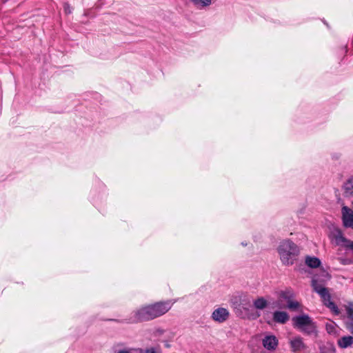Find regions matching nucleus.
Wrapping results in <instances>:
<instances>
[{
	"mask_svg": "<svg viewBox=\"0 0 353 353\" xmlns=\"http://www.w3.org/2000/svg\"><path fill=\"white\" fill-rule=\"evenodd\" d=\"M280 259L283 263L293 264L300 254L299 247L290 239L282 241L277 248Z\"/></svg>",
	"mask_w": 353,
	"mask_h": 353,
	"instance_id": "1",
	"label": "nucleus"
},
{
	"mask_svg": "<svg viewBox=\"0 0 353 353\" xmlns=\"http://www.w3.org/2000/svg\"><path fill=\"white\" fill-rule=\"evenodd\" d=\"M292 322L293 326L304 334L310 335L316 332V325L307 314L294 316Z\"/></svg>",
	"mask_w": 353,
	"mask_h": 353,
	"instance_id": "2",
	"label": "nucleus"
},
{
	"mask_svg": "<svg viewBox=\"0 0 353 353\" xmlns=\"http://www.w3.org/2000/svg\"><path fill=\"white\" fill-rule=\"evenodd\" d=\"M154 319H155L154 309L152 305H148L134 312L130 320L132 323H136L139 321H150Z\"/></svg>",
	"mask_w": 353,
	"mask_h": 353,
	"instance_id": "3",
	"label": "nucleus"
},
{
	"mask_svg": "<svg viewBox=\"0 0 353 353\" xmlns=\"http://www.w3.org/2000/svg\"><path fill=\"white\" fill-rule=\"evenodd\" d=\"M329 238L332 244L339 246L347 247V244L351 241L346 239L343 236L341 231L334 225L330 228Z\"/></svg>",
	"mask_w": 353,
	"mask_h": 353,
	"instance_id": "4",
	"label": "nucleus"
},
{
	"mask_svg": "<svg viewBox=\"0 0 353 353\" xmlns=\"http://www.w3.org/2000/svg\"><path fill=\"white\" fill-rule=\"evenodd\" d=\"M308 267L311 268L312 269L314 268L316 270V272H319L322 273L321 277H319L318 279L313 278L312 281V285L314 291L316 292H317L321 296L323 294V292H322L323 290H326L327 288L323 287L321 285H319L318 283V281H324L326 279H329L330 276L327 272H326L321 268V266H308Z\"/></svg>",
	"mask_w": 353,
	"mask_h": 353,
	"instance_id": "5",
	"label": "nucleus"
},
{
	"mask_svg": "<svg viewBox=\"0 0 353 353\" xmlns=\"http://www.w3.org/2000/svg\"><path fill=\"white\" fill-rule=\"evenodd\" d=\"M230 314L227 308L219 307L213 310L211 314V319L218 323H223L230 318Z\"/></svg>",
	"mask_w": 353,
	"mask_h": 353,
	"instance_id": "6",
	"label": "nucleus"
},
{
	"mask_svg": "<svg viewBox=\"0 0 353 353\" xmlns=\"http://www.w3.org/2000/svg\"><path fill=\"white\" fill-rule=\"evenodd\" d=\"M152 307L154 309V317L157 318L168 312L172 307V303L169 301L163 302L161 301L152 304Z\"/></svg>",
	"mask_w": 353,
	"mask_h": 353,
	"instance_id": "7",
	"label": "nucleus"
},
{
	"mask_svg": "<svg viewBox=\"0 0 353 353\" xmlns=\"http://www.w3.org/2000/svg\"><path fill=\"white\" fill-rule=\"evenodd\" d=\"M343 225L353 230V211L347 206H343L341 210Z\"/></svg>",
	"mask_w": 353,
	"mask_h": 353,
	"instance_id": "8",
	"label": "nucleus"
},
{
	"mask_svg": "<svg viewBox=\"0 0 353 353\" xmlns=\"http://www.w3.org/2000/svg\"><path fill=\"white\" fill-rule=\"evenodd\" d=\"M263 345L268 350H274L278 345V340L275 336H266L263 339Z\"/></svg>",
	"mask_w": 353,
	"mask_h": 353,
	"instance_id": "9",
	"label": "nucleus"
},
{
	"mask_svg": "<svg viewBox=\"0 0 353 353\" xmlns=\"http://www.w3.org/2000/svg\"><path fill=\"white\" fill-rule=\"evenodd\" d=\"M290 343L294 352H299L306 349V345L303 343V339L300 336H296L291 339Z\"/></svg>",
	"mask_w": 353,
	"mask_h": 353,
	"instance_id": "10",
	"label": "nucleus"
},
{
	"mask_svg": "<svg viewBox=\"0 0 353 353\" xmlns=\"http://www.w3.org/2000/svg\"><path fill=\"white\" fill-rule=\"evenodd\" d=\"M231 306L238 316L243 314V302L241 296H233L230 301Z\"/></svg>",
	"mask_w": 353,
	"mask_h": 353,
	"instance_id": "11",
	"label": "nucleus"
},
{
	"mask_svg": "<svg viewBox=\"0 0 353 353\" xmlns=\"http://www.w3.org/2000/svg\"><path fill=\"white\" fill-rule=\"evenodd\" d=\"M342 190L346 197L353 196V176L349 177L343 184Z\"/></svg>",
	"mask_w": 353,
	"mask_h": 353,
	"instance_id": "12",
	"label": "nucleus"
},
{
	"mask_svg": "<svg viewBox=\"0 0 353 353\" xmlns=\"http://www.w3.org/2000/svg\"><path fill=\"white\" fill-rule=\"evenodd\" d=\"M289 315L283 311H276L273 314V320L278 323L284 324L289 320Z\"/></svg>",
	"mask_w": 353,
	"mask_h": 353,
	"instance_id": "13",
	"label": "nucleus"
},
{
	"mask_svg": "<svg viewBox=\"0 0 353 353\" xmlns=\"http://www.w3.org/2000/svg\"><path fill=\"white\" fill-rule=\"evenodd\" d=\"M353 344V337L351 336H343L338 341V345L341 348H346Z\"/></svg>",
	"mask_w": 353,
	"mask_h": 353,
	"instance_id": "14",
	"label": "nucleus"
},
{
	"mask_svg": "<svg viewBox=\"0 0 353 353\" xmlns=\"http://www.w3.org/2000/svg\"><path fill=\"white\" fill-rule=\"evenodd\" d=\"M191 2L197 8H203L209 6L212 3V0H190Z\"/></svg>",
	"mask_w": 353,
	"mask_h": 353,
	"instance_id": "15",
	"label": "nucleus"
},
{
	"mask_svg": "<svg viewBox=\"0 0 353 353\" xmlns=\"http://www.w3.org/2000/svg\"><path fill=\"white\" fill-rule=\"evenodd\" d=\"M305 263L309 265H321L320 259L316 256H307L305 259Z\"/></svg>",
	"mask_w": 353,
	"mask_h": 353,
	"instance_id": "16",
	"label": "nucleus"
},
{
	"mask_svg": "<svg viewBox=\"0 0 353 353\" xmlns=\"http://www.w3.org/2000/svg\"><path fill=\"white\" fill-rule=\"evenodd\" d=\"M294 293L290 290L281 291L279 293V298L287 301V302L289 301V300L292 299Z\"/></svg>",
	"mask_w": 353,
	"mask_h": 353,
	"instance_id": "17",
	"label": "nucleus"
},
{
	"mask_svg": "<svg viewBox=\"0 0 353 353\" xmlns=\"http://www.w3.org/2000/svg\"><path fill=\"white\" fill-rule=\"evenodd\" d=\"M254 305L256 309L262 310L267 305V301L263 297L256 299L254 302Z\"/></svg>",
	"mask_w": 353,
	"mask_h": 353,
	"instance_id": "18",
	"label": "nucleus"
},
{
	"mask_svg": "<svg viewBox=\"0 0 353 353\" xmlns=\"http://www.w3.org/2000/svg\"><path fill=\"white\" fill-rule=\"evenodd\" d=\"M288 303V308L292 310H296L300 307V303L294 300L290 299Z\"/></svg>",
	"mask_w": 353,
	"mask_h": 353,
	"instance_id": "19",
	"label": "nucleus"
},
{
	"mask_svg": "<svg viewBox=\"0 0 353 353\" xmlns=\"http://www.w3.org/2000/svg\"><path fill=\"white\" fill-rule=\"evenodd\" d=\"M325 328H326L327 332L329 334H336V325L334 322L327 323L325 325Z\"/></svg>",
	"mask_w": 353,
	"mask_h": 353,
	"instance_id": "20",
	"label": "nucleus"
},
{
	"mask_svg": "<svg viewBox=\"0 0 353 353\" xmlns=\"http://www.w3.org/2000/svg\"><path fill=\"white\" fill-rule=\"evenodd\" d=\"M322 292H323V294L321 295V297L322 298L324 304L326 305V303H329V302L332 301L330 295L327 290H323Z\"/></svg>",
	"mask_w": 353,
	"mask_h": 353,
	"instance_id": "21",
	"label": "nucleus"
},
{
	"mask_svg": "<svg viewBox=\"0 0 353 353\" xmlns=\"http://www.w3.org/2000/svg\"><path fill=\"white\" fill-rule=\"evenodd\" d=\"M326 306L333 311L336 314L339 313L337 306L332 302L326 303Z\"/></svg>",
	"mask_w": 353,
	"mask_h": 353,
	"instance_id": "22",
	"label": "nucleus"
},
{
	"mask_svg": "<svg viewBox=\"0 0 353 353\" xmlns=\"http://www.w3.org/2000/svg\"><path fill=\"white\" fill-rule=\"evenodd\" d=\"M326 306L333 311L336 314L339 313L337 306L332 302L326 303Z\"/></svg>",
	"mask_w": 353,
	"mask_h": 353,
	"instance_id": "23",
	"label": "nucleus"
},
{
	"mask_svg": "<svg viewBox=\"0 0 353 353\" xmlns=\"http://www.w3.org/2000/svg\"><path fill=\"white\" fill-rule=\"evenodd\" d=\"M346 312H347V317L349 319H350L351 320H353V304L352 303L350 304L346 307Z\"/></svg>",
	"mask_w": 353,
	"mask_h": 353,
	"instance_id": "24",
	"label": "nucleus"
},
{
	"mask_svg": "<svg viewBox=\"0 0 353 353\" xmlns=\"http://www.w3.org/2000/svg\"><path fill=\"white\" fill-rule=\"evenodd\" d=\"M136 350L132 348H123L117 351L116 353H133Z\"/></svg>",
	"mask_w": 353,
	"mask_h": 353,
	"instance_id": "25",
	"label": "nucleus"
},
{
	"mask_svg": "<svg viewBox=\"0 0 353 353\" xmlns=\"http://www.w3.org/2000/svg\"><path fill=\"white\" fill-rule=\"evenodd\" d=\"M64 11L66 14H70L72 12V8L68 3L64 4Z\"/></svg>",
	"mask_w": 353,
	"mask_h": 353,
	"instance_id": "26",
	"label": "nucleus"
},
{
	"mask_svg": "<svg viewBox=\"0 0 353 353\" xmlns=\"http://www.w3.org/2000/svg\"><path fill=\"white\" fill-rule=\"evenodd\" d=\"M143 353H156V350L154 347H150L145 350Z\"/></svg>",
	"mask_w": 353,
	"mask_h": 353,
	"instance_id": "27",
	"label": "nucleus"
},
{
	"mask_svg": "<svg viewBox=\"0 0 353 353\" xmlns=\"http://www.w3.org/2000/svg\"><path fill=\"white\" fill-rule=\"evenodd\" d=\"M347 328L349 329V330L350 331V332H351L352 334H353V323H352V324H351V325H348V326H347Z\"/></svg>",
	"mask_w": 353,
	"mask_h": 353,
	"instance_id": "28",
	"label": "nucleus"
},
{
	"mask_svg": "<svg viewBox=\"0 0 353 353\" xmlns=\"http://www.w3.org/2000/svg\"><path fill=\"white\" fill-rule=\"evenodd\" d=\"M259 316V314H255L254 316H252L253 319H255V318H257L258 316Z\"/></svg>",
	"mask_w": 353,
	"mask_h": 353,
	"instance_id": "29",
	"label": "nucleus"
},
{
	"mask_svg": "<svg viewBox=\"0 0 353 353\" xmlns=\"http://www.w3.org/2000/svg\"><path fill=\"white\" fill-rule=\"evenodd\" d=\"M352 207H353V201H352Z\"/></svg>",
	"mask_w": 353,
	"mask_h": 353,
	"instance_id": "30",
	"label": "nucleus"
}]
</instances>
